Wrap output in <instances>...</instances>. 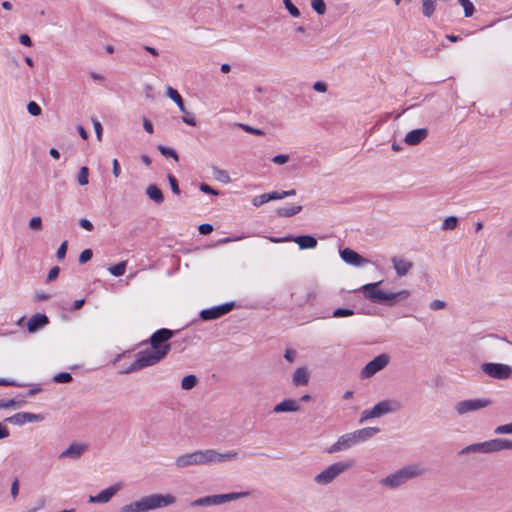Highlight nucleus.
Segmentation results:
<instances>
[{"mask_svg": "<svg viewBox=\"0 0 512 512\" xmlns=\"http://www.w3.org/2000/svg\"><path fill=\"white\" fill-rule=\"evenodd\" d=\"M380 432L378 427H366L356 431L351 432V435L356 444L363 443L368 439L372 438L376 434Z\"/></svg>", "mask_w": 512, "mask_h": 512, "instance_id": "obj_18", "label": "nucleus"}, {"mask_svg": "<svg viewBox=\"0 0 512 512\" xmlns=\"http://www.w3.org/2000/svg\"><path fill=\"white\" fill-rule=\"evenodd\" d=\"M421 474L422 469L419 465H407L382 478L379 484L389 489H397Z\"/></svg>", "mask_w": 512, "mask_h": 512, "instance_id": "obj_5", "label": "nucleus"}, {"mask_svg": "<svg viewBox=\"0 0 512 512\" xmlns=\"http://www.w3.org/2000/svg\"><path fill=\"white\" fill-rule=\"evenodd\" d=\"M241 129H243L245 132L247 133H250V134H254V135H258V136H263L265 135V132L261 129H258V128H254L252 126H249L247 124H242V123H238L237 124Z\"/></svg>", "mask_w": 512, "mask_h": 512, "instance_id": "obj_41", "label": "nucleus"}, {"mask_svg": "<svg viewBox=\"0 0 512 512\" xmlns=\"http://www.w3.org/2000/svg\"><path fill=\"white\" fill-rule=\"evenodd\" d=\"M23 417L25 419V423L41 422L45 419L44 415H42V414H34V413H30V412H24Z\"/></svg>", "mask_w": 512, "mask_h": 512, "instance_id": "obj_42", "label": "nucleus"}, {"mask_svg": "<svg viewBox=\"0 0 512 512\" xmlns=\"http://www.w3.org/2000/svg\"><path fill=\"white\" fill-rule=\"evenodd\" d=\"M292 241L295 242L296 244H298V246L301 250L313 249L318 244L317 239L312 235H299V236L292 235Z\"/></svg>", "mask_w": 512, "mask_h": 512, "instance_id": "obj_22", "label": "nucleus"}, {"mask_svg": "<svg viewBox=\"0 0 512 512\" xmlns=\"http://www.w3.org/2000/svg\"><path fill=\"white\" fill-rule=\"evenodd\" d=\"M290 157L288 154H278L274 156L271 161L277 165H284L289 161Z\"/></svg>", "mask_w": 512, "mask_h": 512, "instance_id": "obj_48", "label": "nucleus"}, {"mask_svg": "<svg viewBox=\"0 0 512 512\" xmlns=\"http://www.w3.org/2000/svg\"><path fill=\"white\" fill-rule=\"evenodd\" d=\"M292 382L295 386H304L309 382V372L306 367L297 368L293 374Z\"/></svg>", "mask_w": 512, "mask_h": 512, "instance_id": "obj_23", "label": "nucleus"}, {"mask_svg": "<svg viewBox=\"0 0 512 512\" xmlns=\"http://www.w3.org/2000/svg\"><path fill=\"white\" fill-rule=\"evenodd\" d=\"M19 41L22 45L27 46V47H31L33 45L30 36L27 34H21L19 37Z\"/></svg>", "mask_w": 512, "mask_h": 512, "instance_id": "obj_64", "label": "nucleus"}, {"mask_svg": "<svg viewBox=\"0 0 512 512\" xmlns=\"http://www.w3.org/2000/svg\"><path fill=\"white\" fill-rule=\"evenodd\" d=\"M86 446L84 444L80 443H72L66 448L64 451H62L59 455L60 459L63 458H72V459H78L82 456V454L85 452Z\"/></svg>", "mask_w": 512, "mask_h": 512, "instance_id": "obj_19", "label": "nucleus"}, {"mask_svg": "<svg viewBox=\"0 0 512 512\" xmlns=\"http://www.w3.org/2000/svg\"><path fill=\"white\" fill-rule=\"evenodd\" d=\"M213 174H214L215 178L222 183H229L231 181L230 176L228 175L227 171H225V170L215 167L213 169Z\"/></svg>", "mask_w": 512, "mask_h": 512, "instance_id": "obj_36", "label": "nucleus"}, {"mask_svg": "<svg viewBox=\"0 0 512 512\" xmlns=\"http://www.w3.org/2000/svg\"><path fill=\"white\" fill-rule=\"evenodd\" d=\"M371 418H376L373 408L364 410L361 414L359 422L363 423L364 421L371 419Z\"/></svg>", "mask_w": 512, "mask_h": 512, "instance_id": "obj_55", "label": "nucleus"}, {"mask_svg": "<svg viewBox=\"0 0 512 512\" xmlns=\"http://www.w3.org/2000/svg\"><path fill=\"white\" fill-rule=\"evenodd\" d=\"M176 502L172 494H150L139 500L123 505L119 512H148L151 510L168 507Z\"/></svg>", "mask_w": 512, "mask_h": 512, "instance_id": "obj_3", "label": "nucleus"}, {"mask_svg": "<svg viewBox=\"0 0 512 512\" xmlns=\"http://www.w3.org/2000/svg\"><path fill=\"white\" fill-rule=\"evenodd\" d=\"M311 7L318 15H323L326 12L324 0H311Z\"/></svg>", "mask_w": 512, "mask_h": 512, "instance_id": "obj_38", "label": "nucleus"}, {"mask_svg": "<svg viewBox=\"0 0 512 512\" xmlns=\"http://www.w3.org/2000/svg\"><path fill=\"white\" fill-rule=\"evenodd\" d=\"M495 434H511L512 422L504 425L497 426L494 430Z\"/></svg>", "mask_w": 512, "mask_h": 512, "instance_id": "obj_47", "label": "nucleus"}, {"mask_svg": "<svg viewBox=\"0 0 512 512\" xmlns=\"http://www.w3.org/2000/svg\"><path fill=\"white\" fill-rule=\"evenodd\" d=\"M167 179L169 181L172 192L176 195H179L181 191H180L178 180L176 179V177L172 174H168Z\"/></svg>", "mask_w": 512, "mask_h": 512, "instance_id": "obj_45", "label": "nucleus"}, {"mask_svg": "<svg viewBox=\"0 0 512 512\" xmlns=\"http://www.w3.org/2000/svg\"><path fill=\"white\" fill-rule=\"evenodd\" d=\"M146 195L150 200L154 201L156 204H161L164 201V195L162 190L155 184H150L146 188Z\"/></svg>", "mask_w": 512, "mask_h": 512, "instance_id": "obj_25", "label": "nucleus"}, {"mask_svg": "<svg viewBox=\"0 0 512 512\" xmlns=\"http://www.w3.org/2000/svg\"><path fill=\"white\" fill-rule=\"evenodd\" d=\"M422 1V13L425 17L430 18L436 9V0H421Z\"/></svg>", "mask_w": 512, "mask_h": 512, "instance_id": "obj_28", "label": "nucleus"}, {"mask_svg": "<svg viewBox=\"0 0 512 512\" xmlns=\"http://www.w3.org/2000/svg\"><path fill=\"white\" fill-rule=\"evenodd\" d=\"M92 257H93V251H92V249L88 248V249L83 250L80 253L78 261L80 264H85L88 261H90Z\"/></svg>", "mask_w": 512, "mask_h": 512, "instance_id": "obj_46", "label": "nucleus"}, {"mask_svg": "<svg viewBox=\"0 0 512 512\" xmlns=\"http://www.w3.org/2000/svg\"><path fill=\"white\" fill-rule=\"evenodd\" d=\"M158 150L161 153V155H163L164 157H170V158L174 159L175 161L179 160V156H178L177 152L170 147L159 145Z\"/></svg>", "mask_w": 512, "mask_h": 512, "instance_id": "obj_33", "label": "nucleus"}, {"mask_svg": "<svg viewBox=\"0 0 512 512\" xmlns=\"http://www.w3.org/2000/svg\"><path fill=\"white\" fill-rule=\"evenodd\" d=\"M296 355H297V353H296L295 350H293V349H286L285 354H284V358L288 362L292 363V362H294V360L296 358Z\"/></svg>", "mask_w": 512, "mask_h": 512, "instance_id": "obj_63", "label": "nucleus"}, {"mask_svg": "<svg viewBox=\"0 0 512 512\" xmlns=\"http://www.w3.org/2000/svg\"><path fill=\"white\" fill-rule=\"evenodd\" d=\"M199 189H200V191H202L205 194H211V195H215V196L220 194L218 190H215L214 188H212L210 185H208L206 183H201L199 186Z\"/></svg>", "mask_w": 512, "mask_h": 512, "instance_id": "obj_52", "label": "nucleus"}, {"mask_svg": "<svg viewBox=\"0 0 512 512\" xmlns=\"http://www.w3.org/2000/svg\"><path fill=\"white\" fill-rule=\"evenodd\" d=\"M235 306V302L233 301L226 302L211 308L201 310L199 316L203 321L216 320L231 312Z\"/></svg>", "mask_w": 512, "mask_h": 512, "instance_id": "obj_10", "label": "nucleus"}, {"mask_svg": "<svg viewBox=\"0 0 512 512\" xmlns=\"http://www.w3.org/2000/svg\"><path fill=\"white\" fill-rule=\"evenodd\" d=\"M72 380L73 377L69 372H60L53 377V381L56 383H69Z\"/></svg>", "mask_w": 512, "mask_h": 512, "instance_id": "obj_40", "label": "nucleus"}, {"mask_svg": "<svg viewBox=\"0 0 512 512\" xmlns=\"http://www.w3.org/2000/svg\"><path fill=\"white\" fill-rule=\"evenodd\" d=\"M182 121L185 124L190 125V126H196L197 125L195 117L193 115L191 116L190 112H188V114H185V116L182 117Z\"/></svg>", "mask_w": 512, "mask_h": 512, "instance_id": "obj_62", "label": "nucleus"}, {"mask_svg": "<svg viewBox=\"0 0 512 512\" xmlns=\"http://www.w3.org/2000/svg\"><path fill=\"white\" fill-rule=\"evenodd\" d=\"M24 412H19L14 414L13 416L5 418L4 422L15 424V425H23L25 424Z\"/></svg>", "mask_w": 512, "mask_h": 512, "instance_id": "obj_39", "label": "nucleus"}, {"mask_svg": "<svg viewBox=\"0 0 512 512\" xmlns=\"http://www.w3.org/2000/svg\"><path fill=\"white\" fill-rule=\"evenodd\" d=\"M11 496L15 499L19 494V480L15 478L11 483L10 489Z\"/></svg>", "mask_w": 512, "mask_h": 512, "instance_id": "obj_58", "label": "nucleus"}, {"mask_svg": "<svg viewBox=\"0 0 512 512\" xmlns=\"http://www.w3.org/2000/svg\"><path fill=\"white\" fill-rule=\"evenodd\" d=\"M214 230L213 225L209 223H203L199 225L198 231L201 235H209Z\"/></svg>", "mask_w": 512, "mask_h": 512, "instance_id": "obj_53", "label": "nucleus"}, {"mask_svg": "<svg viewBox=\"0 0 512 512\" xmlns=\"http://www.w3.org/2000/svg\"><path fill=\"white\" fill-rule=\"evenodd\" d=\"M458 2L463 7L465 17H471L474 14L475 7L470 0H458Z\"/></svg>", "mask_w": 512, "mask_h": 512, "instance_id": "obj_34", "label": "nucleus"}, {"mask_svg": "<svg viewBox=\"0 0 512 512\" xmlns=\"http://www.w3.org/2000/svg\"><path fill=\"white\" fill-rule=\"evenodd\" d=\"M29 228L31 230H40L42 228V219L41 217H32L29 221Z\"/></svg>", "mask_w": 512, "mask_h": 512, "instance_id": "obj_51", "label": "nucleus"}, {"mask_svg": "<svg viewBox=\"0 0 512 512\" xmlns=\"http://www.w3.org/2000/svg\"><path fill=\"white\" fill-rule=\"evenodd\" d=\"M459 220L456 216H448L442 224L443 230H454L458 226Z\"/></svg>", "mask_w": 512, "mask_h": 512, "instance_id": "obj_32", "label": "nucleus"}, {"mask_svg": "<svg viewBox=\"0 0 512 512\" xmlns=\"http://www.w3.org/2000/svg\"><path fill=\"white\" fill-rule=\"evenodd\" d=\"M27 111L32 116H39L42 113L41 107L36 102H34V101H30L27 104Z\"/></svg>", "mask_w": 512, "mask_h": 512, "instance_id": "obj_44", "label": "nucleus"}, {"mask_svg": "<svg viewBox=\"0 0 512 512\" xmlns=\"http://www.w3.org/2000/svg\"><path fill=\"white\" fill-rule=\"evenodd\" d=\"M166 95L178 106L182 113L188 114L183 99L176 89L168 86L166 89Z\"/></svg>", "mask_w": 512, "mask_h": 512, "instance_id": "obj_26", "label": "nucleus"}, {"mask_svg": "<svg viewBox=\"0 0 512 512\" xmlns=\"http://www.w3.org/2000/svg\"><path fill=\"white\" fill-rule=\"evenodd\" d=\"M269 202L268 198H267V193H264V194H261V195H258V196H255L253 199H252V204L255 206V207H259L265 203Z\"/></svg>", "mask_w": 512, "mask_h": 512, "instance_id": "obj_50", "label": "nucleus"}, {"mask_svg": "<svg viewBox=\"0 0 512 512\" xmlns=\"http://www.w3.org/2000/svg\"><path fill=\"white\" fill-rule=\"evenodd\" d=\"M79 225H80V227H82L83 229H85L87 231H92L94 229L92 222L86 218H81L79 220Z\"/></svg>", "mask_w": 512, "mask_h": 512, "instance_id": "obj_60", "label": "nucleus"}, {"mask_svg": "<svg viewBox=\"0 0 512 512\" xmlns=\"http://www.w3.org/2000/svg\"><path fill=\"white\" fill-rule=\"evenodd\" d=\"M299 410L300 405L298 401L294 399H284L273 408L274 413L297 412Z\"/></svg>", "mask_w": 512, "mask_h": 512, "instance_id": "obj_21", "label": "nucleus"}, {"mask_svg": "<svg viewBox=\"0 0 512 512\" xmlns=\"http://www.w3.org/2000/svg\"><path fill=\"white\" fill-rule=\"evenodd\" d=\"M301 211V205H292L291 207L278 208L276 214L279 217H292Z\"/></svg>", "mask_w": 512, "mask_h": 512, "instance_id": "obj_27", "label": "nucleus"}, {"mask_svg": "<svg viewBox=\"0 0 512 512\" xmlns=\"http://www.w3.org/2000/svg\"><path fill=\"white\" fill-rule=\"evenodd\" d=\"M481 370L491 378L505 380L511 377L512 368L502 363L487 362L481 365Z\"/></svg>", "mask_w": 512, "mask_h": 512, "instance_id": "obj_8", "label": "nucleus"}, {"mask_svg": "<svg viewBox=\"0 0 512 512\" xmlns=\"http://www.w3.org/2000/svg\"><path fill=\"white\" fill-rule=\"evenodd\" d=\"M428 136L427 128H418L409 131L405 136V143L409 146H416L420 144Z\"/></svg>", "mask_w": 512, "mask_h": 512, "instance_id": "obj_17", "label": "nucleus"}, {"mask_svg": "<svg viewBox=\"0 0 512 512\" xmlns=\"http://www.w3.org/2000/svg\"><path fill=\"white\" fill-rule=\"evenodd\" d=\"M67 248H68L67 241H64L60 244V246L58 247L57 252H56V257L59 260H63L65 258L66 253H67Z\"/></svg>", "mask_w": 512, "mask_h": 512, "instance_id": "obj_49", "label": "nucleus"}, {"mask_svg": "<svg viewBox=\"0 0 512 512\" xmlns=\"http://www.w3.org/2000/svg\"><path fill=\"white\" fill-rule=\"evenodd\" d=\"M391 261L393 263V267L396 271V274L399 277L405 276L409 272V270L413 267V263L411 261L397 257V256H394L391 259Z\"/></svg>", "mask_w": 512, "mask_h": 512, "instance_id": "obj_20", "label": "nucleus"}, {"mask_svg": "<svg viewBox=\"0 0 512 512\" xmlns=\"http://www.w3.org/2000/svg\"><path fill=\"white\" fill-rule=\"evenodd\" d=\"M121 485L120 484H114L101 492H99L95 496L89 497L90 503H107L111 500V498L120 490Z\"/></svg>", "mask_w": 512, "mask_h": 512, "instance_id": "obj_15", "label": "nucleus"}, {"mask_svg": "<svg viewBox=\"0 0 512 512\" xmlns=\"http://www.w3.org/2000/svg\"><path fill=\"white\" fill-rule=\"evenodd\" d=\"M93 126H94V130H95V134H96V137L99 141H101L102 139V134H103V127L101 125V123L98 121V120H93Z\"/></svg>", "mask_w": 512, "mask_h": 512, "instance_id": "obj_56", "label": "nucleus"}, {"mask_svg": "<svg viewBox=\"0 0 512 512\" xmlns=\"http://www.w3.org/2000/svg\"><path fill=\"white\" fill-rule=\"evenodd\" d=\"M89 169L86 166H82L78 172L77 180L80 186L88 184Z\"/></svg>", "mask_w": 512, "mask_h": 512, "instance_id": "obj_35", "label": "nucleus"}, {"mask_svg": "<svg viewBox=\"0 0 512 512\" xmlns=\"http://www.w3.org/2000/svg\"><path fill=\"white\" fill-rule=\"evenodd\" d=\"M49 323V318L42 313H36L31 316L27 322V330L29 333H36Z\"/></svg>", "mask_w": 512, "mask_h": 512, "instance_id": "obj_16", "label": "nucleus"}, {"mask_svg": "<svg viewBox=\"0 0 512 512\" xmlns=\"http://www.w3.org/2000/svg\"><path fill=\"white\" fill-rule=\"evenodd\" d=\"M401 409V403L397 400H383L373 406L376 418L386 414L397 412Z\"/></svg>", "mask_w": 512, "mask_h": 512, "instance_id": "obj_12", "label": "nucleus"}, {"mask_svg": "<svg viewBox=\"0 0 512 512\" xmlns=\"http://www.w3.org/2000/svg\"><path fill=\"white\" fill-rule=\"evenodd\" d=\"M355 461L350 459L346 461L335 462L325 468L314 477V481L320 485H328L334 481L340 474L354 467Z\"/></svg>", "mask_w": 512, "mask_h": 512, "instance_id": "obj_7", "label": "nucleus"}, {"mask_svg": "<svg viewBox=\"0 0 512 512\" xmlns=\"http://www.w3.org/2000/svg\"><path fill=\"white\" fill-rule=\"evenodd\" d=\"M175 335V331L161 328L156 330L150 337L151 349L139 351L136 359L125 369L122 374H130L145 367L153 366L163 360L171 350L168 341Z\"/></svg>", "mask_w": 512, "mask_h": 512, "instance_id": "obj_1", "label": "nucleus"}, {"mask_svg": "<svg viewBox=\"0 0 512 512\" xmlns=\"http://www.w3.org/2000/svg\"><path fill=\"white\" fill-rule=\"evenodd\" d=\"M197 383L198 378L195 375L190 374L183 377L181 381V387L184 390H191L197 385Z\"/></svg>", "mask_w": 512, "mask_h": 512, "instance_id": "obj_30", "label": "nucleus"}, {"mask_svg": "<svg viewBox=\"0 0 512 512\" xmlns=\"http://www.w3.org/2000/svg\"><path fill=\"white\" fill-rule=\"evenodd\" d=\"M506 449H512V440L504 438H495L485 442L468 445L459 451V455H466L470 453L489 454Z\"/></svg>", "mask_w": 512, "mask_h": 512, "instance_id": "obj_6", "label": "nucleus"}, {"mask_svg": "<svg viewBox=\"0 0 512 512\" xmlns=\"http://www.w3.org/2000/svg\"><path fill=\"white\" fill-rule=\"evenodd\" d=\"M446 307V302L442 301V300H433L430 304H429V308L431 310H440V309H443Z\"/></svg>", "mask_w": 512, "mask_h": 512, "instance_id": "obj_57", "label": "nucleus"}, {"mask_svg": "<svg viewBox=\"0 0 512 512\" xmlns=\"http://www.w3.org/2000/svg\"><path fill=\"white\" fill-rule=\"evenodd\" d=\"M355 445H356V443L354 442V439H353L351 433H346V434L340 436L338 438V440L327 449V452L329 454H333V453H337V452L349 449Z\"/></svg>", "mask_w": 512, "mask_h": 512, "instance_id": "obj_14", "label": "nucleus"}, {"mask_svg": "<svg viewBox=\"0 0 512 512\" xmlns=\"http://www.w3.org/2000/svg\"><path fill=\"white\" fill-rule=\"evenodd\" d=\"M340 256L345 263L356 267L363 266L369 262L367 258L362 257L359 253L350 248L340 250Z\"/></svg>", "mask_w": 512, "mask_h": 512, "instance_id": "obj_13", "label": "nucleus"}, {"mask_svg": "<svg viewBox=\"0 0 512 512\" xmlns=\"http://www.w3.org/2000/svg\"><path fill=\"white\" fill-rule=\"evenodd\" d=\"M354 314H355V311L353 309L336 308L332 313V317H334V318L349 317V316H353Z\"/></svg>", "mask_w": 512, "mask_h": 512, "instance_id": "obj_37", "label": "nucleus"}, {"mask_svg": "<svg viewBox=\"0 0 512 512\" xmlns=\"http://www.w3.org/2000/svg\"><path fill=\"white\" fill-rule=\"evenodd\" d=\"M283 3L285 5V8L288 10L291 16L293 17H299L300 16V10L292 3L291 0H283Z\"/></svg>", "mask_w": 512, "mask_h": 512, "instance_id": "obj_43", "label": "nucleus"}, {"mask_svg": "<svg viewBox=\"0 0 512 512\" xmlns=\"http://www.w3.org/2000/svg\"><path fill=\"white\" fill-rule=\"evenodd\" d=\"M216 505L215 495L205 496L190 502V507Z\"/></svg>", "mask_w": 512, "mask_h": 512, "instance_id": "obj_29", "label": "nucleus"}, {"mask_svg": "<svg viewBox=\"0 0 512 512\" xmlns=\"http://www.w3.org/2000/svg\"><path fill=\"white\" fill-rule=\"evenodd\" d=\"M381 283L382 281L368 283L363 285L360 290L363 292L364 297L372 303L389 307L394 306L397 301L406 300L410 296V291L408 290H401L395 293L379 290L378 287Z\"/></svg>", "mask_w": 512, "mask_h": 512, "instance_id": "obj_4", "label": "nucleus"}, {"mask_svg": "<svg viewBox=\"0 0 512 512\" xmlns=\"http://www.w3.org/2000/svg\"><path fill=\"white\" fill-rule=\"evenodd\" d=\"M317 298V293L315 289H309L306 293L305 300L301 303L303 305L304 303H313Z\"/></svg>", "mask_w": 512, "mask_h": 512, "instance_id": "obj_54", "label": "nucleus"}, {"mask_svg": "<svg viewBox=\"0 0 512 512\" xmlns=\"http://www.w3.org/2000/svg\"><path fill=\"white\" fill-rule=\"evenodd\" d=\"M237 458L238 453L236 451L220 453L213 449H206L178 456L175 459V465L178 468H185L193 465H207L215 462L233 461Z\"/></svg>", "mask_w": 512, "mask_h": 512, "instance_id": "obj_2", "label": "nucleus"}, {"mask_svg": "<svg viewBox=\"0 0 512 512\" xmlns=\"http://www.w3.org/2000/svg\"><path fill=\"white\" fill-rule=\"evenodd\" d=\"M108 271L110 272L111 275H113L115 277L122 276V275H124V273L126 271V262L122 261L113 266H110L108 268Z\"/></svg>", "mask_w": 512, "mask_h": 512, "instance_id": "obj_31", "label": "nucleus"}, {"mask_svg": "<svg viewBox=\"0 0 512 512\" xmlns=\"http://www.w3.org/2000/svg\"><path fill=\"white\" fill-rule=\"evenodd\" d=\"M327 84L323 81H317L314 83L313 85V89L317 92H321V93H324L327 91Z\"/></svg>", "mask_w": 512, "mask_h": 512, "instance_id": "obj_61", "label": "nucleus"}, {"mask_svg": "<svg viewBox=\"0 0 512 512\" xmlns=\"http://www.w3.org/2000/svg\"><path fill=\"white\" fill-rule=\"evenodd\" d=\"M491 404L489 399H468L459 401L455 405V410L459 415L477 411Z\"/></svg>", "mask_w": 512, "mask_h": 512, "instance_id": "obj_11", "label": "nucleus"}, {"mask_svg": "<svg viewBox=\"0 0 512 512\" xmlns=\"http://www.w3.org/2000/svg\"><path fill=\"white\" fill-rule=\"evenodd\" d=\"M390 361V356L386 353L379 354L369 361L361 370L362 378H370L377 372L383 370Z\"/></svg>", "mask_w": 512, "mask_h": 512, "instance_id": "obj_9", "label": "nucleus"}, {"mask_svg": "<svg viewBox=\"0 0 512 512\" xmlns=\"http://www.w3.org/2000/svg\"><path fill=\"white\" fill-rule=\"evenodd\" d=\"M249 492H232L227 494L215 495L216 505L237 500L249 496Z\"/></svg>", "mask_w": 512, "mask_h": 512, "instance_id": "obj_24", "label": "nucleus"}, {"mask_svg": "<svg viewBox=\"0 0 512 512\" xmlns=\"http://www.w3.org/2000/svg\"><path fill=\"white\" fill-rule=\"evenodd\" d=\"M59 272L60 268L58 266L52 267L47 275V281L50 282L55 280L58 277Z\"/></svg>", "mask_w": 512, "mask_h": 512, "instance_id": "obj_59", "label": "nucleus"}]
</instances>
